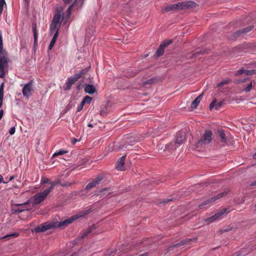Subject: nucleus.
Segmentation results:
<instances>
[{
	"mask_svg": "<svg viewBox=\"0 0 256 256\" xmlns=\"http://www.w3.org/2000/svg\"><path fill=\"white\" fill-rule=\"evenodd\" d=\"M68 152V151L60 150L58 152H55L53 154V156H56L58 155H62Z\"/></svg>",
	"mask_w": 256,
	"mask_h": 256,
	"instance_id": "obj_33",
	"label": "nucleus"
},
{
	"mask_svg": "<svg viewBox=\"0 0 256 256\" xmlns=\"http://www.w3.org/2000/svg\"><path fill=\"white\" fill-rule=\"evenodd\" d=\"M108 114V110L106 107H104L100 111V114L102 116H105Z\"/></svg>",
	"mask_w": 256,
	"mask_h": 256,
	"instance_id": "obj_36",
	"label": "nucleus"
},
{
	"mask_svg": "<svg viewBox=\"0 0 256 256\" xmlns=\"http://www.w3.org/2000/svg\"><path fill=\"white\" fill-rule=\"evenodd\" d=\"M155 80H156V78H150V79L146 80V82H144L142 85L145 86L148 84H152L154 82Z\"/></svg>",
	"mask_w": 256,
	"mask_h": 256,
	"instance_id": "obj_30",
	"label": "nucleus"
},
{
	"mask_svg": "<svg viewBox=\"0 0 256 256\" xmlns=\"http://www.w3.org/2000/svg\"><path fill=\"white\" fill-rule=\"evenodd\" d=\"M4 84L2 83L0 86V100H3V98H4Z\"/></svg>",
	"mask_w": 256,
	"mask_h": 256,
	"instance_id": "obj_31",
	"label": "nucleus"
},
{
	"mask_svg": "<svg viewBox=\"0 0 256 256\" xmlns=\"http://www.w3.org/2000/svg\"><path fill=\"white\" fill-rule=\"evenodd\" d=\"M88 126L92 128V127H93V126L92 124H88Z\"/></svg>",
	"mask_w": 256,
	"mask_h": 256,
	"instance_id": "obj_61",
	"label": "nucleus"
},
{
	"mask_svg": "<svg viewBox=\"0 0 256 256\" xmlns=\"http://www.w3.org/2000/svg\"><path fill=\"white\" fill-rule=\"evenodd\" d=\"M32 80L30 81L23 88L22 90V94L26 98H29L32 96Z\"/></svg>",
	"mask_w": 256,
	"mask_h": 256,
	"instance_id": "obj_11",
	"label": "nucleus"
},
{
	"mask_svg": "<svg viewBox=\"0 0 256 256\" xmlns=\"http://www.w3.org/2000/svg\"><path fill=\"white\" fill-rule=\"evenodd\" d=\"M40 182L42 184H46L50 182V180L47 178L42 177Z\"/></svg>",
	"mask_w": 256,
	"mask_h": 256,
	"instance_id": "obj_38",
	"label": "nucleus"
},
{
	"mask_svg": "<svg viewBox=\"0 0 256 256\" xmlns=\"http://www.w3.org/2000/svg\"><path fill=\"white\" fill-rule=\"evenodd\" d=\"M78 80L74 76L72 77L68 78L66 82V86L64 87V90H68L70 89L71 86L74 84Z\"/></svg>",
	"mask_w": 256,
	"mask_h": 256,
	"instance_id": "obj_15",
	"label": "nucleus"
},
{
	"mask_svg": "<svg viewBox=\"0 0 256 256\" xmlns=\"http://www.w3.org/2000/svg\"><path fill=\"white\" fill-rule=\"evenodd\" d=\"M24 210V209H22V208H18L17 209L14 210L16 212H22Z\"/></svg>",
	"mask_w": 256,
	"mask_h": 256,
	"instance_id": "obj_50",
	"label": "nucleus"
},
{
	"mask_svg": "<svg viewBox=\"0 0 256 256\" xmlns=\"http://www.w3.org/2000/svg\"><path fill=\"white\" fill-rule=\"evenodd\" d=\"M2 100H3L0 99V108H1L2 105Z\"/></svg>",
	"mask_w": 256,
	"mask_h": 256,
	"instance_id": "obj_59",
	"label": "nucleus"
},
{
	"mask_svg": "<svg viewBox=\"0 0 256 256\" xmlns=\"http://www.w3.org/2000/svg\"><path fill=\"white\" fill-rule=\"evenodd\" d=\"M2 182L5 183V182H4L3 181V177H2V176L1 174H0V183H2Z\"/></svg>",
	"mask_w": 256,
	"mask_h": 256,
	"instance_id": "obj_54",
	"label": "nucleus"
},
{
	"mask_svg": "<svg viewBox=\"0 0 256 256\" xmlns=\"http://www.w3.org/2000/svg\"><path fill=\"white\" fill-rule=\"evenodd\" d=\"M252 88V82H251L244 89V90L246 92H250Z\"/></svg>",
	"mask_w": 256,
	"mask_h": 256,
	"instance_id": "obj_37",
	"label": "nucleus"
},
{
	"mask_svg": "<svg viewBox=\"0 0 256 256\" xmlns=\"http://www.w3.org/2000/svg\"><path fill=\"white\" fill-rule=\"evenodd\" d=\"M9 59L8 53L3 50L2 32L0 30V78H4L8 68Z\"/></svg>",
	"mask_w": 256,
	"mask_h": 256,
	"instance_id": "obj_2",
	"label": "nucleus"
},
{
	"mask_svg": "<svg viewBox=\"0 0 256 256\" xmlns=\"http://www.w3.org/2000/svg\"><path fill=\"white\" fill-rule=\"evenodd\" d=\"M31 200H32V198L30 199L29 200H27L24 203L22 204H17L16 206H24V205L28 204H30Z\"/></svg>",
	"mask_w": 256,
	"mask_h": 256,
	"instance_id": "obj_46",
	"label": "nucleus"
},
{
	"mask_svg": "<svg viewBox=\"0 0 256 256\" xmlns=\"http://www.w3.org/2000/svg\"><path fill=\"white\" fill-rule=\"evenodd\" d=\"M54 35L53 38L49 46H48V50H50L52 48L54 44L56 43V42L58 36V32L54 31Z\"/></svg>",
	"mask_w": 256,
	"mask_h": 256,
	"instance_id": "obj_23",
	"label": "nucleus"
},
{
	"mask_svg": "<svg viewBox=\"0 0 256 256\" xmlns=\"http://www.w3.org/2000/svg\"><path fill=\"white\" fill-rule=\"evenodd\" d=\"M230 82V80H229L228 79L224 80L221 82H220L218 83V87L222 86L224 84H228Z\"/></svg>",
	"mask_w": 256,
	"mask_h": 256,
	"instance_id": "obj_35",
	"label": "nucleus"
},
{
	"mask_svg": "<svg viewBox=\"0 0 256 256\" xmlns=\"http://www.w3.org/2000/svg\"><path fill=\"white\" fill-rule=\"evenodd\" d=\"M222 104H223L222 102H218L216 104V103L215 108L216 110H218L221 107V106H222Z\"/></svg>",
	"mask_w": 256,
	"mask_h": 256,
	"instance_id": "obj_42",
	"label": "nucleus"
},
{
	"mask_svg": "<svg viewBox=\"0 0 256 256\" xmlns=\"http://www.w3.org/2000/svg\"><path fill=\"white\" fill-rule=\"evenodd\" d=\"M19 236V234L18 232H14L10 234H8L3 237H2V239H4L6 238H8L9 237H14V238H17Z\"/></svg>",
	"mask_w": 256,
	"mask_h": 256,
	"instance_id": "obj_29",
	"label": "nucleus"
},
{
	"mask_svg": "<svg viewBox=\"0 0 256 256\" xmlns=\"http://www.w3.org/2000/svg\"><path fill=\"white\" fill-rule=\"evenodd\" d=\"M148 256V252H144L138 256Z\"/></svg>",
	"mask_w": 256,
	"mask_h": 256,
	"instance_id": "obj_55",
	"label": "nucleus"
},
{
	"mask_svg": "<svg viewBox=\"0 0 256 256\" xmlns=\"http://www.w3.org/2000/svg\"><path fill=\"white\" fill-rule=\"evenodd\" d=\"M217 134L218 136L220 142L222 146L228 144L229 141L228 138L226 136L224 130L218 129L217 130Z\"/></svg>",
	"mask_w": 256,
	"mask_h": 256,
	"instance_id": "obj_12",
	"label": "nucleus"
},
{
	"mask_svg": "<svg viewBox=\"0 0 256 256\" xmlns=\"http://www.w3.org/2000/svg\"><path fill=\"white\" fill-rule=\"evenodd\" d=\"M196 240L197 239L196 238L185 239L184 240H182V242H180L178 243H177L176 244H174V245H172V246H169L168 248V252L172 250H173L174 248H178V247H179V246H182L184 245H187V244H190L191 242H196Z\"/></svg>",
	"mask_w": 256,
	"mask_h": 256,
	"instance_id": "obj_8",
	"label": "nucleus"
},
{
	"mask_svg": "<svg viewBox=\"0 0 256 256\" xmlns=\"http://www.w3.org/2000/svg\"><path fill=\"white\" fill-rule=\"evenodd\" d=\"M14 176H11L10 177V180H14Z\"/></svg>",
	"mask_w": 256,
	"mask_h": 256,
	"instance_id": "obj_60",
	"label": "nucleus"
},
{
	"mask_svg": "<svg viewBox=\"0 0 256 256\" xmlns=\"http://www.w3.org/2000/svg\"><path fill=\"white\" fill-rule=\"evenodd\" d=\"M203 96V92L199 95L191 104L190 108L192 110L195 109L198 104H200V100H202V97Z\"/></svg>",
	"mask_w": 256,
	"mask_h": 256,
	"instance_id": "obj_18",
	"label": "nucleus"
},
{
	"mask_svg": "<svg viewBox=\"0 0 256 256\" xmlns=\"http://www.w3.org/2000/svg\"><path fill=\"white\" fill-rule=\"evenodd\" d=\"M250 186H256V180L254 182H252Z\"/></svg>",
	"mask_w": 256,
	"mask_h": 256,
	"instance_id": "obj_56",
	"label": "nucleus"
},
{
	"mask_svg": "<svg viewBox=\"0 0 256 256\" xmlns=\"http://www.w3.org/2000/svg\"><path fill=\"white\" fill-rule=\"evenodd\" d=\"M229 212V211L226 208H223L220 210V212H216L214 214V217H216V220H219L221 218V216L224 214H228Z\"/></svg>",
	"mask_w": 256,
	"mask_h": 256,
	"instance_id": "obj_24",
	"label": "nucleus"
},
{
	"mask_svg": "<svg viewBox=\"0 0 256 256\" xmlns=\"http://www.w3.org/2000/svg\"><path fill=\"white\" fill-rule=\"evenodd\" d=\"M163 12H168L170 11L176 10L174 4L170 5L167 6L164 8L162 10Z\"/></svg>",
	"mask_w": 256,
	"mask_h": 256,
	"instance_id": "obj_26",
	"label": "nucleus"
},
{
	"mask_svg": "<svg viewBox=\"0 0 256 256\" xmlns=\"http://www.w3.org/2000/svg\"><path fill=\"white\" fill-rule=\"evenodd\" d=\"M176 10H184L196 7L197 4L194 1H184L174 4Z\"/></svg>",
	"mask_w": 256,
	"mask_h": 256,
	"instance_id": "obj_6",
	"label": "nucleus"
},
{
	"mask_svg": "<svg viewBox=\"0 0 256 256\" xmlns=\"http://www.w3.org/2000/svg\"><path fill=\"white\" fill-rule=\"evenodd\" d=\"M65 4H68L71 0H63Z\"/></svg>",
	"mask_w": 256,
	"mask_h": 256,
	"instance_id": "obj_58",
	"label": "nucleus"
},
{
	"mask_svg": "<svg viewBox=\"0 0 256 256\" xmlns=\"http://www.w3.org/2000/svg\"><path fill=\"white\" fill-rule=\"evenodd\" d=\"M4 4H6L5 0H0V16L2 12Z\"/></svg>",
	"mask_w": 256,
	"mask_h": 256,
	"instance_id": "obj_32",
	"label": "nucleus"
},
{
	"mask_svg": "<svg viewBox=\"0 0 256 256\" xmlns=\"http://www.w3.org/2000/svg\"><path fill=\"white\" fill-rule=\"evenodd\" d=\"M102 179L103 176L102 175H98L92 182L88 183L86 186L85 190L86 191H89L92 188L98 185Z\"/></svg>",
	"mask_w": 256,
	"mask_h": 256,
	"instance_id": "obj_9",
	"label": "nucleus"
},
{
	"mask_svg": "<svg viewBox=\"0 0 256 256\" xmlns=\"http://www.w3.org/2000/svg\"><path fill=\"white\" fill-rule=\"evenodd\" d=\"M254 28V26H248L246 28H244L241 30L236 31L234 34H236L237 36H239L242 34H246L248 32H250Z\"/></svg>",
	"mask_w": 256,
	"mask_h": 256,
	"instance_id": "obj_20",
	"label": "nucleus"
},
{
	"mask_svg": "<svg viewBox=\"0 0 256 256\" xmlns=\"http://www.w3.org/2000/svg\"><path fill=\"white\" fill-rule=\"evenodd\" d=\"M78 140H76V138H73L72 140V144H74L76 142H78Z\"/></svg>",
	"mask_w": 256,
	"mask_h": 256,
	"instance_id": "obj_52",
	"label": "nucleus"
},
{
	"mask_svg": "<svg viewBox=\"0 0 256 256\" xmlns=\"http://www.w3.org/2000/svg\"><path fill=\"white\" fill-rule=\"evenodd\" d=\"M49 194L50 192L48 190H46L42 192H39L35 194L32 198V205L34 206L43 202Z\"/></svg>",
	"mask_w": 256,
	"mask_h": 256,
	"instance_id": "obj_7",
	"label": "nucleus"
},
{
	"mask_svg": "<svg viewBox=\"0 0 256 256\" xmlns=\"http://www.w3.org/2000/svg\"><path fill=\"white\" fill-rule=\"evenodd\" d=\"M60 184L62 186H69L72 184V183L68 182H60Z\"/></svg>",
	"mask_w": 256,
	"mask_h": 256,
	"instance_id": "obj_41",
	"label": "nucleus"
},
{
	"mask_svg": "<svg viewBox=\"0 0 256 256\" xmlns=\"http://www.w3.org/2000/svg\"><path fill=\"white\" fill-rule=\"evenodd\" d=\"M86 104L85 102H84V100H83L81 102H80V104H82V107H84V105Z\"/></svg>",
	"mask_w": 256,
	"mask_h": 256,
	"instance_id": "obj_57",
	"label": "nucleus"
},
{
	"mask_svg": "<svg viewBox=\"0 0 256 256\" xmlns=\"http://www.w3.org/2000/svg\"><path fill=\"white\" fill-rule=\"evenodd\" d=\"M140 70H135L132 72L131 74H130L128 76L130 77H133L136 76L138 73H139Z\"/></svg>",
	"mask_w": 256,
	"mask_h": 256,
	"instance_id": "obj_39",
	"label": "nucleus"
},
{
	"mask_svg": "<svg viewBox=\"0 0 256 256\" xmlns=\"http://www.w3.org/2000/svg\"><path fill=\"white\" fill-rule=\"evenodd\" d=\"M90 66L84 68L80 71L78 74H76L74 75V76L76 78V80H78L80 78H82L83 76L86 74L89 71Z\"/></svg>",
	"mask_w": 256,
	"mask_h": 256,
	"instance_id": "obj_19",
	"label": "nucleus"
},
{
	"mask_svg": "<svg viewBox=\"0 0 256 256\" xmlns=\"http://www.w3.org/2000/svg\"><path fill=\"white\" fill-rule=\"evenodd\" d=\"M92 100V98L88 96H86L84 98V102H85L86 104H90Z\"/></svg>",
	"mask_w": 256,
	"mask_h": 256,
	"instance_id": "obj_40",
	"label": "nucleus"
},
{
	"mask_svg": "<svg viewBox=\"0 0 256 256\" xmlns=\"http://www.w3.org/2000/svg\"><path fill=\"white\" fill-rule=\"evenodd\" d=\"M64 12L62 8L58 9L53 18L52 23L50 26V33L51 34L54 31L58 32L59 28L64 19Z\"/></svg>",
	"mask_w": 256,
	"mask_h": 256,
	"instance_id": "obj_3",
	"label": "nucleus"
},
{
	"mask_svg": "<svg viewBox=\"0 0 256 256\" xmlns=\"http://www.w3.org/2000/svg\"><path fill=\"white\" fill-rule=\"evenodd\" d=\"M15 130H16V128L14 126L13 127H12L10 130H9V134H10V135H12L14 134L15 132Z\"/></svg>",
	"mask_w": 256,
	"mask_h": 256,
	"instance_id": "obj_45",
	"label": "nucleus"
},
{
	"mask_svg": "<svg viewBox=\"0 0 256 256\" xmlns=\"http://www.w3.org/2000/svg\"><path fill=\"white\" fill-rule=\"evenodd\" d=\"M84 92L86 93L92 94L96 92V89L92 84H86L84 86Z\"/></svg>",
	"mask_w": 256,
	"mask_h": 256,
	"instance_id": "obj_17",
	"label": "nucleus"
},
{
	"mask_svg": "<svg viewBox=\"0 0 256 256\" xmlns=\"http://www.w3.org/2000/svg\"><path fill=\"white\" fill-rule=\"evenodd\" d=\"M186 140V134L184 132H179L176 134V141L174 142H172L166 146V147L171 150H174L177 146H175L178 144L181 145L184 141Z\"/></svg>",
	"mask_w": 256,
	"mask_h": 256,
	"instance_id": "obj_4",
	"label": "nucleus"
},
{
	"mask_svg": "<svg viewBox=\"0 0 256 256\" xmlns=\"http://www.w3.org/2000/svg\"><path fill=\"white\" fill-rule=\"evenodd\" d=\"M216 220V217H214V215L205 220V222H207L208 223H211Z\"/></svg>",
	"mask_w": 256,
	"mask_h": 256,
	"instance_id": "obj_34",
	"label": "nucleus"
},
{
	"mask_svg": "<svg viewBox=\"0 0 256 256\" xmlns=\"http://www.w3.org/2000/svg\"><path fill=\"white\" fill-rule=\"evenodd\" d=\"M3 114H4V110H0V120H1L3 116Z\"/></svg>",
	"mask_w": 256,
	"mask_h": 256,
	"instance_id": "obj_51",
	"label": "nucleus"
},
{
	"mask_svg": "<svg viewBox=\"0 0 256 256\" xmlns=\"http://www.w3.org/2000/svg\"><path fill=\"white\" fill-rule=\"evenodd\" d=\"M107 253H108V255L110 256V255H112V254H113L114 252H112V251H111V250H108V251Z\"/></svg>",
	"mask_w": 256,
	"mask_h": 256,
	"instance_id": "obj_53",
	"label": "nucleus"
},
{
	"mask_svg": "<svg viewBox=\"0 0 256 256\" xmlns=\"http://www.w3.org/2000/svg\"><path fill=\"white\" fill-rule=\"evenodd\" d=\"M32 29L34 37V46H35L37 44L38 34L36 30V24L35 22L32 23Z\"/></svg>",
	"mask_w": 256,
	"mask_h": 256,
	"instance_id": "obj_22",
	"label": "nucleus"
},
{
	"mask_svg": "<svg viewBox=\"0 0 256 256\" xmlns=\"http://www.w3.org/2000/svg\"><path fill=\"white\" fill-rule=\"evenodd\" d=\"M207 50L206 49L198 48L192 54H188L186 56L188 59H192L197 58L198 56L207 53Z\"/></svg>",
	"mask_w": 256,
	"mask_h": 256,
	"instance_id": "obj_13",
	"label": "nucleus"
},
{
	"mask_svg": "<svg viewBox=\"0 0 256 256\" xmlns=\"http://www.w3.org/2000/svg\"><path fill=\"white\" fill-rule=\"evenodd\" d=\"M216 100H214L210 104V108L212 110L213 108L215 107L216 103Z\"/></svg>",
	"mask_w": 256,
	"mask_h": 256,
	"instance_id": "obj_43",
	"label": "nucleus"
},
{
	"mask_svg": "<svg viewBox=\"0 0 256 256\" xmlns=\"http://www.w3.org/2000/svg\"><path fill=\"white\" fill-rule=\"evenodd\" d=\"M226 192H221L216 196H213L212 198H210L206 200L205 202H204L203 203H202V204H200V206H199V207H200L202 206H205V205H206L210 202H214L215 200H218L221 198H222L226 194Z\"/></svg>",
	"mask_w": 256,
	"mask_h": 256,
	"instance_id": "obj_14",
	"label": "nucleus"
},
{
	"mask_svg": "<svg viewBox=\"0 0 256 256\" xmlns=\"http://www.w3.org/2000/svg\"><path fill=\"white\" fill-rule=\"evenodd\" d=\"M212 133L210 130H206L201 138L198 141L196 148L199 146L204 147L206 145L211 142L212 140Z\"/></svg>",
	"mask_w": 256,
	"mask_h": 256,
	"instance_id": "obj_5",
	"label": "nucleus"
},
{
	"mask_svg": "<svg viewBox=\"0 0 256 256\" xmlns=\"http://www.w3.org/2000/svg\"><path fill=\"white\" fill-rule=\"evenodd\" d=\"M172 40H167L162 42L160 45L165 48L166 46L172 44Z\"/></svg>",
	"mask_w": 256,
	"mask_h": 256,
	"instance_id": "obj_28",
	"label": "nucleus"
},
{
	"mask_svg": "<svg viewBox=\"0 0 256 256\" xmlns=\"http://www.w3.org/2000/svg\"><path fill=\"white\" fill-rule=\"evenodd\" d=\"M126 156V155L125 154V155L123 156H122L121 158H120L116 162V168L117 170H124V160H125Z\"/></svg>",
	"mask_w": 256,
	"mask_h": 256,
	"instance_id": "obj_16",
	"label": "nucleus"
},
{
	"mask_svg": "<svg viewBox=\"0 0 256 256\" xmlns=\"http://www.w3.org/2000/svg\"><path fill=\"white\" fill-rule=\"evenodd\" d=\"M84 0H75L74 3L70 5L68 8L66 12V18H69L71 14L72 8L75 6H77V8H80L83 4Z\"/></svg>",
	"mask_w": 256,
	"mask_h": 256,
	"instance_id": "obj_10",
	"label": "nucleus"
},
{
	"mask_svg": "<svg viewBox=\"0 0 256 256\" xmlns=\"http://www.w3.org/2000/svg\"><path fill=\"white\" fill-rule=\"evenodd\" d=\"M248 80V78H244V80H238L236 81V83L237 84H240L241 82H246V80Z\"/></svg>",
	"mask_w": 256,
	"mask_h": 256,
	"instance_id": "obj_48",
	"label": "nucleus"
},
{
	"mask_svg": "<svg viewBox=\"0 0 256 256\" xmlns=\"http://www.w3.org/2000/svg\"><path fill=\"white\" fill-rule=\"evenodd\" d=\"M92 212V208H88L85 210L80 212L74 216L62 222H54V221H48L46 222L42 223L34 228L32 230V232L40 233L42 232H45L47 230H50L58 227H61L63 226H66L71 223L74 220L78 218H81L85 215H87Z\"/></svg>",
	"mask_w": 256,
	"mask_h": 256,
	"instance_id": "obj_1",
	"label": "nucleus"
},
{
	"mask_svg": "<svg viewBox=\"0 0 256 256\" xmlns=\"http://www.w3.org/2000/svg\"><path fill=\"white\" fill-rule=\"evenodd\" d=\"M60 180L54 181V182H50V186L48 188L46 189V190H48V192L50 193V192L53 190L54 186H55L57 184H60Z\"/></svg>",
	"mask_w": 256,
	"mask_h": 256,
	"instance_id": "obj_27",
	"label": "nucleus"
},
{
	"mask_svg": "<svg viewBox=\"0 0 256 256\" xmlns=\"http://www.w3.org/2000/svg\"><path fill=\"white\" fill-rule=\"evenodd\" d=\"M244 73L248 76L252 74V72L250 70H244Z\"/></svg>",
	"mask_w": 256,
	"mask_h": 256,
	"instance_id": "obj_47",
	"label": "nucleus"
},
{
	"mask_svg": "<svg viewBox=\"0 0 256 256\" xmlns=\"http://www.w3.org/2000/svg\"><path fill=\"white\" fill-rule=\"evenodd\" d=\"M170 200H167L166 202H168Z\"/></svg>",
	"mask_w": 256,
	"mask_h": 256,
	"instance_id": "obj_63",
	"label": "nucleus"
},
{
	"mask_svg": "<svg viewBox=\"0 0 256 256\" xmlns=\"http://www.w3.org/2000/svg\"><path fill=\"white\" fill-rule=\"evenodd\" d=\"M96 228V226L95 224H92L88 229L84 232L80 234V238L82 239L86 236L88 234L92 232L94 229Z\"/></svg>",
	"mask_w": 256,
	"mask_h": 256,
	"instance_id": "obj_21",
	"label": "nucleus"
},
{
	"mask_svg": "<svg viewBox=\"0 0 256 256\" xmlns=\"http://www.w3.org/2000/svg\"><path fill=\"white\" fill-rule=\"evenodd\" d=\"M253 158H254L256 159V152L254 154Z\"/></svg>",
	"mask_w": 256,
	"mask_h": 256,
	"instance_id": "obj_62",
	"label": "nucleus"
},
{
	"mask_svg": "<svg viewBox=\"0 0 256 256\" xmlns=\"http://www.w3.org/2000/svg\"><path fill=\"white\" fill-rule=\"evenodd\" d=\"M244 73V70L242 69V70H238L236 72V73L235 75L238 76V75H240Z\"/></svg>",
	"mask_w": 256,
	"mask_h": 256,
	"instance_id": "obj_44",
	"label": "nucleus"
},
{
	"mask_svg": "<svg viewBox=\"0 0 256 256\" xmlns=\"http://www.w3.org/2000/svg\"><path fill=\"white\" fill-rule=\"evenodd\" d=\"M83 108L82 104H80L77 108V112H79L81 111Z\"/></svg>",
	"mask_w": 256,
	"mask_h": 256,
	"instance_id": "obj_49",
	"label": "nucleus"
},
{
	"mask_svg": "<svg viewBox=\"0 0 256 256\" xmlns=\"http://www.w3.org/2000/svg\"><path fill=\"white\" fill-rule=\"evenodd\" d=\"M164 48H163L160 44V46L158 47V48L156 50V54H154V56H156V58H158L162 56L164 54Z\"/></svg>",
	"mask_w": 256,
	"mask_h": 256,
	"instance_id": "obj_25",
	"label": "nucleus"
}]
</instances>
